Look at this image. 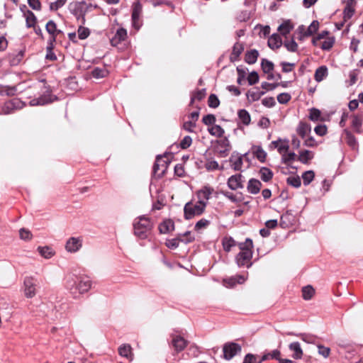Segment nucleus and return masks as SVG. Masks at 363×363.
<instances>
[{
	"label": "nucleus",
	"mask_w": 363,
	"mask_h": 363,
	"mask_svg": "<svg viewBox=\"0 0 363 363\" xmlns=\"http://www.w3.org/2000/svg\"><path fill=\"white\" fill-rule=\"evenodd\" d=\"M328 75V69L325 66L318 68L315 72V79L321 82Z\"/></svg>",
	"instance_id": "obj_37"
},
{
	"label": "nucleus",
	"mask_w": 363,
	"mask_h": 363,
	"mask_svg": "<svg viewBox=\"0 0 363 363\" xmlns=\"http://www.w3.org/2000/svg\"><path fill=\"white\" fill-rule=\"evenodd\" d=\"M328 31H322L321 33H320L319 34H318L317 36L314 37L312 40V43L314 45H319V42L320 40H325L326 38H329L328 36Z\"/></svg>",
	"instance_id": "obj_53"
},
{
	"label": "nucleus",
	"mask_w": 363,
	"mask_h": 363,
	"mask_svg": "<svg viewBox=\"0 0 363 363\" xmlns=\"http://www.w3.org/2000/svg\"><path fill=\"white\" fill-rule=\"evenodd\" d=\"M286 181L288 184L296 188L299 187L301 184V179L298 177H289Z\"/></svg>",
	"instance_id": "obj_59"
},
{
	"label": "nucleus",
	"mask_w": 363,
	"mask_h": 363,
	"mask_svg": "<svg viewBox=\"0 0 363 363\" xmlns=\"http://www.w3.org/2000/svg\"><path fill=\"white\" fill-rule=\"evenodd\" d=\"M264 94H265L264 91H261L259 90L250 91L248 92L247 96L249 98L251 99L252 101H258L262 97V96H263Z\"/></svg>",
	"instance_id": "obj_54"
},
{
	"label": "nucleus",
	"mask_w": 363,
	"mask_h": 363,
	"mask_svg": "<svg viewBox=\"0 0 363 363\" xmlns=\"http://www.w3.org/2000/svg\"><path fill=\"white\" fill-rule=\"evenodd\" d=\"M262 187V183L255 179H251L248 182L247 186V191L252 194H257L259 192Z\"/></svg>",
	"instance_id": "obj_20"
},
{
	"label": "nucleus",
	"mask_w": 363,
	"mask_h": 363,
	"mask_svg": "<svg viewBox=\"0 0 363 363\" xmlns=\"http://www.w3.org/2000/svg\"><path fill=\"white\" fill-rule=\"evenodd\" d=\"M317 347L318 352L320 355L323 356L324 358H328L330 356V349L329 347L322 345H318Z\"/></svg>",
	"instance_id": "obj_58"
},
{
	"label": "nucleus",
	"mask_w": 363,
	"mask_h": 363,
	"mask_svg": "<svg viewBox=\"0 0 363 363\" xmlns=\"http://www.w3.org/2000/svg\"><path fill=\"white\" fill-rule=\"evenodd\" d=\"M194 240V238L191 236L190 232H186L183 235H179L178 238L167 240L166 245L169 248L175 249L179 246L180 242H189Z\"/></svg>",
	"instance_id": "obj_7"
},
{
	"label": "nucleus",
	"mask_w": 363,
	"mask_h": 363,
	"mask_svg": "<svg viewBox=\"0 0 363 363\" xmlns=\"http://www.w3.org/2000/svg\"><path fill=\"white\" fill-rule=\"evenodd\" d=\"M52 98L50 96H41L38 99H34L30 101V106H43L51 102Z\"/></svg>",
	"instance_id": "obj_30"
},
{
	"label": "nucleus",
	"mask_w": 363,
	"mask_h": 363,
	"mask_svg": "<svg viewBox=\"0 0 363 363\" xmlns=\"http://www.w3.org/2000/svg\"><path fill=\"white\" fill-rule=\"evenodd\" d=\"M36 281L32 277H27L24 280V295L27 298H33L36 294Z\"/></svg>",
	"instance_id": "obj_9"
},
{
	"label": "nucleus",
	"mask_w": 363,
	"mask_h": 363,
	"mask_svg": "<svg viewBox=\"0 0 363 363\" xmlns=\"http://www.w3.org/2000/svg\"><path fill=\"white\" fill-rule=\"evenodd\" d=\"M315 294V289L310 285L303 287L302 297L304 300H310Z\"/></svg>",
	"instance_id": "obj_38"
},
{
	"label": "nucleus",
	"mask_w": 363,
	"mask_h": 363,
	"mask_svg": "<svg viewBox=\"0 0 363 363\" xmlns=\"http://www.w3.org/2000/svg\"><path fill=\"white\" fill-rule=\"evenodd\" d=\"M208 133L215 137L221 138L225 133L224 129L219 125H213L208 128Z\"/></svg>",
	"instance_id": "obj_26"
},
{
	"label": "nucleus",
	"mask_w": 363,
	"mask_h": 363,
	"mask_svg": "<svg viewBox=\"0 0 363 363\" xmlns=\"http://www.w3.org/2000/svg\"><path fill=\"white\" fill-rule=\"evenodd\" d=\"M240 252L236 256V262L239 267L246 266L250 267L252 264L251 259L252 257V240L247 238L244 242L238 244Z\"/></svg>",
	"instance_id": "obj_1"
},
{
	"label": "nucleus",
	"mask_w": 363,
	"mask_h": 363,
	"mask_svg": "<svg viewBox=\"0 0 363 363\" xmlns=\"http://www.w3.org/2000/svg\"><path fill=\"white\" fill-rule=\"evenodd\" d=\"M315 174L313 171H306L302 174V179L303 182V184L305 186L308 185L314 179Z\"/></svg>",
	"instance_id": "obj_49"
},
{
	"label": "nucleus",
	"mask_w": 363,
	"mask_h": 363,
	"mask_svg": "<svg viewBox=\"0 0 363 363\" xmlns=\"http://www.w3.org/2000/svg\"><path fill=\"white\" fill-rule=\"evenodd\" d=\"M208 104L211 108H217L220 104V101L216 95L212 94L209 96Z\"/></svg>",
	"instance_id": "obj_56"
},
{
	"label": "nucleus",
	"mask_w": 363,
	"mask_h": 363,
	"mask_svg": "<svg viewBox=\"0 0 363 363\" xmlns=\"http://www.w3.org/2000/svg\"><path fill=\"white\" fill-rule=\"evenodd\" d=\"M214 189L208 186H205L199 190L196 193L199 201H202L206 205L207 201L211 198V194L213 193Z\"/></svg>",
	"instance_id": "obj_14"
},
{
	"label": "nucleus",
	"mask_w": 363,
	"mask_h": 363,
	"mask_svg": "<svg viewBox=\"0 0 363 363\" xmlns=\"http://www.w3.org/2000/svg\"><path fill=\"white\" fill-rule=\"evenodd\" d=\"M230 162H232V167L235 171H239L241 169L242 166V157H237L235 160L233 158L230 159Z\"/></svg>",
	"instance_id": "obj_61"
},
{
	"label": "nucleus",
	"mask_w": 363,
	"mask_h": 363,
	"mask_svg": "<svg viewBox=\"0 0 363 363\" xmlns=\"http://www.w3.org/2000/svg\"><path fill=\"white\" fill-rule=\"evenodd\" d=\"M167 161L162 157H157L153 166V172L158 177H162L168 167Z\"/></svg>",
	"instance_id": "obj_8"
},
{
	"label": "nucleus",
	"mask_w": 363,
	"mask_h": 363,
	"mask_svg": "<svg viewBox=\"0 0 363 363\" xmlns=\"http://www.w3.org/2000/svg\"><path fill=\"white\" fill-rule=\"evenodd\" d=\"M77 18L78 21H80V26L78 28V36L80 39L84 40L89 35V30L82 26L85 22L84 14L81 12L80 14L77 16Z\"/></svg>",
	"instance_id": "obj_15"
},
{
	"label": "nucleus",
	"mask_w": 363,
	"mask_h": 363,
	"mask_svg": "<svg viewBox=\"0 0 363 363\" xmlns=\"http://www.w3.org/2000/svg\"><path fill=\"white\" fill-rule=\"evenodd\" d=\"M83 240L81 237L69 238V252H76L82 247Z\"/></svg>",
	"instance_id": "obj_21"
},
{
	"label": "nucleus",
	"mask_w": 363,
	"mask_h": 363,
	"mask_svg": "<svg viewBox=\"0 0 363 363\" xmlns=\"http://www.w3.org/2000/svg\"><path fill=\"white\" fill-rule=\"evenodd\" d=\"M311 125L305 122H300L296 128V132L302 139L307 137L308 134L311 133Z\"/></svg>",
	"instance_id": "obj_19"
},
{
	"label": "nucleus",
	"mask_w": 363,
	"mask_h": 363,
	"mask_svg": "<svg viewBox=\"0 0 363 363\" xmlns=\"http://www.w3.org/2000/svg\"><path fill=\"white\" fill-rule=\"evenodd\" d=\"M289 349L294 352L293 357L296 359H301L303 355V351L298 342H292L289 345Z\"/></svg>",
	"instance_id": "obj_24"
},
{
	"label": "nucleus",
	"mask_w": 363,
	"mask_h": 363,
	"mask_svg": "<svg viewBox=\"0 0 363 363\" xmlns=\"http://www.w3.org/2000/svg\"><path fill=\"white\" fill-rule=\"evenodd\" d=\"M344 3L345 6L343 10V18L345 21H347L354 15L357 1L356 0H345Z\"/></svg>",
	"instance_id": "obj_12"
},
{
	"label": "nucleus",
	"mask_w": 363,
	"mask_h": 363,
	"mask_svg": "<svg viewBox=\"0 0 363 363\" xmlns=\"http://www.w3.org/2000/svg\"><path fill=\"white\" fill-rule=\"evenodd\" d=\"M188 341L178 335H172V345L177 353L183 351L187 346Z\"/></svg>",
	"instance_id": "obj_10"
},
{
	"label": "nucleus",
	"mask_w": 363,
	"mask_h": 363,
	"mask_svg": "<svg viewBox=\"0 0 363 363\" xmlns=\"http://www.w3.org/2000/svg\"><path fill=\"white\" fill-rule=\"evenodd\" d=\"M328 31H322L321 33H320L319 34H318L317 36L314 37L312 40V43L314 45H319V42L320 40H325L326 38H329L328 36Z\"/></svg>",
	"instance_id": "obj_52"
},
{
	"label": "nucleus",
	"mask_w": 363,
	"mask_h": 363,
	"mask_svg": "<svg viewBox=\"0 0 363 363\" xmlns=\"http://www.w3.org/2000/svg\"><path fill=\"white\" fill-rule=\"evenodd\" d=\"M293 28L294 26L292 25V23L289 21H284L282 24H281L279 26L278 30L282 35L286 36L291 32V30Z\"/></svg>",
	"instance_id": "obj_32"
},
{
	"label": "nucleus",
	"mask_w": 363,
	"mask_h": 363,
	"mask_svg": "<svg viewBox=\"0 0 363 363\" xmlns=\"http://www.w3.org/2000/svg\"><path fill=\"white\" fill-rule=\"evenodd\" d=\"M362 124V118L357 116L352 117V127L357 133H361V127Z\"/></svg>",
	"instance_id": "obj_42"
},
{
	"label": "nucleus",
	"mask_w": 363,
	"mask_h": 363,
	"mask_svg": "<svg viewBox=\"0 0 363 363\" xmlns=\"http://www.w3.org/2000/svg\"><path fill=\"white\" fill-rule=\"evenodd\" d=\"M216 121V116L213 114H208L203 117L202 121L206 125H214Z\"/></svg>",
	"instance_id": "obj_60"
},
{
	"label": "nucleus",
	"mask_w": 363,
	"mask_h": 363,
	"mask_svg": "<svg viewBox=\"0 0 363 363\" xmlns=\"http://www.w3.org/2000/svg\"><path fill=\"white\" fill-rule=\"evenodd\" d=\"M258 56L259 52L257 50H251L245 54V62L250 65L254 64L256 62Z\"/></svg>",
	"instance_id": "obj_34"
},
{
	"label": "nucleus",
	"mask_w": 363,
	"mask_h": 363,
	"mask_svg": "<svg viewBox=\"0 0 363 363\" xmlns=\"http://www.w3.org/2000/svg\"><path fill=\"white\" fill-rule=\"evenodd\" d=\"M91 285L92 283L89 277L80 276L76 277L74 288L78 290L79 293L81 294L87 292L91 288Z\"/></svg>",
	"instance_id": "obj_4"
},
{
	"label": "nucleus",
	"mask_w": 363,
	"mask_h": 363,
	"mask_svg": "<svg viewBox=\"0 0 363 363\" xmlns=\"http://www.w3.org/2000/svg\"><path fill=\"white\" fill-rule=\"evenodd\" d=\"M261 66L263 72L267 74H269L274 69V64L266 59L262 60Z\"/></svg>",
	"instance_id": "obj_47"
},
{
	"label": "nucleus",
	"mask_w": 363,
	"mask_h": 363,
	"mask_svg": "<svg viewBox=\"0 0 363 363\" xmlns=\"http://www.w3.org/2000/svg\"><path fill=\"white\" fill-rule=\"evenodd\" d=\"M242 175L238 174L231 176L228 180V186L231 190L242 188Z\"/></svg>",
	"instance_id": "obj_16"
},
{
	"label": "nucleus",
	"mask_w": 363,
	"mask_h": 363,
	"mask_svg": "<svg viewBox=\"0 0 363 363\" xmlns=\"http://www.w3.org/2000/svg\"><path fill=\"white\" fill-rule=\"evenodd\" d=\"M230 149V142L227 138H223L217 141L216 150L220 157H225Z\"/></svg>",
	"instance_id": "obj_13"
},
{
	"label": "nucleus",
	"mask_w": 363,
	"mask_h": 363,
	"mask_svg": "<svg viewBox=\"0 0 363 363\" xmlns=\"http://www.w3.org/2000/svg\"><path fill=\"white\" fill-rule=\"evenodd\" d=\"M152 227V224L149 218L140 217L134 223L135 235L141 239H145L147 238Z\"/></svg>",
	"instance_id": "obj_2"
},
{
	"label": "nucleus",
	"mask_w": 363,
	"mask_h": 363,
	"mask_svg": "<svg viewBox=\"0 0 363 363\" xmlns=\"http://www.w3.org/2000/svg\"><path fill=\"white\" fill-rule=\"evenodd\" d=\"M282 45V40L279 34H273L268 40V45L272 49H277Z\"/></svg>",
	"instance_id": "obj_23"
},
{
	"label": "nucleus",
	"mask_w": 363,
	"mask_h": 363,
	"mask_svg": "<svg viewBox=\"0 0 363 363\" xmlns=\"http://www.w3.org/2000/svg\"><path fill=\"white\" fill-rule=\"evenodd\" d=\"M281 155V160L284 163L289 164L293 162L296 157V155L294 152H286Z\"/></svg>",
	"instance_id": "obj_45"
},
{
	"label": "nucleus",
	"mask_w": 363,
	"mask_h": 363,
	"mask_svg": "<svg viewBox=\"0 0 363 363\" xmlns=\"http://www.w3.org/2000/svg\"><path fill=\"white\" fill-rule=\"evenodd\" d=\"M223 195L228 198L229 200H230L232 202L234 203H240L243 201V197L242 194H240L239 195L233 194L230 192H224Z\"/></svg>",
	"instance_id": "obj_50"
},
{
	"label": "nucleus",
	"mask_w": 363,
	"mask_h": 363,
	"mask_svg": "<svg viewBox=\"0 0 363 363\" xmlns=\"http://www.w3.org/2000/svg\"><path fill=\"white\" fill-rule=\"evenodd\" d=\"M241 351V347L235 342H228L223 346V357L230 360Z\"/></svg>",
	"instance_id": "obj_6"
},
{
	"label": "nucleus",
	"mask_w": 363,
	"mask_h": 363,
	"mask_svg": "<svg viewBox=\"0 0 363 363\" xmlns=\"http://www.w3.org/2000/svg\"><path fill=\"white\" fill-rule=\"evenodd\" d=\"M38 252L39 254L45 259H50L55 255L53 250L48 246L38 247Z\"/></svg>",
	"instance_id": "obj_31"
},
{
	"label": "nucleus",
	"mask_w": 363,
	"mask_h": 363,
	"mask_svg": "<svg viewBox=\"0 0 363 363\" xmlns=\"http://www.w3.org/2000/svg\"><path fill=\"white\" fill-rule=\"evenodd\" d=\"M205 96H206V89H205L197 90L191 96V104H193L194 100H198V101L202 100L205 97Z\"/></svg>",
	"instance_id": "obj_51"
},
{
	"label": "nucleus",
	"mask_w": 363,
	"mask_h": 363,
	"mask_svg": "<svg viewBox=\"0 0 363 363\" xmlns=\"http://www.w3.org/2000/svg\"><path fill=\"white\" fill-rule=\"evenodd\" d=\"M46 30L51 35L53 40L58 33H60V30L57 29L56 24L52 21H49L46 24Z\"/></svg>",
	"instance_id": "obj_27"
},
{
	"label": "nucleus",
	"mask_w": 363,
	"mask_h": 363,
	"mask_svg": "<svg viewBox=\"0 0 363 363\" xmlns=\"http://www.w3.org/2000/svg\"><path fill=\"white\" fill-rule=\"evenodd\" d=\"M271 145L277 149L280 155H284V152H288L289 150L288 140L279 139L277 140L272 141Z\"/></svg>",
	"instance_id": "obj_17"
},
{
	"label": "nucleus",
	"mask_w": 363,
	"mask_h": 363,
	"mask_svg": "<svg viewBox=\"0 0 363 363\" xmlns=\"http://www.w3.org/2000/svg\"><path fill=\"white\" fill-rule=\"evenodd\" d=\"M26 49L21 48L19 50H15L8 55L9 63L11 66H16L19 65L23 60L25 55Z\"/></svg>",
	"instance_id": "obj_11"
},
{
	"label": "nucleus",
	"mask_w": 363,
	"mask_h": 363,
	"mask_svg": "<svg viewBox=\"0 0 363 363\" xmlns=\"http://www.w3.org/2000/svg\"><path fill=\"white\" fill-rule=\"evenodd\" d=\"M344 132L346 135V141L348 145L352 149H356L357 147V142L355 137L347 130H345Z\"/></svg>",
	"instance_id": "obj_40"
},
{
	"label": "nucleus",
	"mask_w": 363,
	"mask_h": 363,
	"mask_svg": "<svg viewBox=\"0 0 363 363\" xmlns=\"http://www.w3.org/2000/svg\"><path fill=\"white\" fill-rule=\"evenodd\" d=\"M24 17L26 18V26L28 28L35 27L37 18L32 11L28 10L25 11Z\"/></svg>",
	"instance_id": "obj_25"
},
{
	"label": "nucleus",
	"mask_w": 363,
	"mask_h": 363,
	"mask_svg": "<svg viewBox=\"0 0 363 363\" xmlns=\"http://www.w3.org/2000/svg\"><path fill=\"white\" fill-rule=\"evenodd\" d=\"M223 250L230 252L233 247L236 245V242L231 237H224L222 240Z\"/></svg>",
	"instance_id": "obj_35"
},
{
	"label": "nucleus",
	"mask_w": 363,
	"mask_h": 363,
	"mask_svg": "<svg viewBox=\"0 0 363 363\" xmlns=\"http://www.w3.org/2000/svg\"><path fill=\"white\" fill-rule=\"evenodd\" d=\"M243 50H244L243 45L240 43H236L233 48L230 60L232 61L234 60H236L240 56V55L242 53Z\"/></svg>",
	"instance_id": "obj_36"
},
{
	"label": "nucleus",
	"mask_w": 363,
	"mask_h": 363,
	"mask_svg": "<svg viewBox=\"0 0 363 363\" xmlns=\"http://www.w3.org/2000/svg\"><path fill=\"white\" fill-rule=\"evenodd\" d=\"M245 280L243 276L238 275L235 277H230L228 279H225L226 286L233 287L236 284H242Z\"/></svg>",
	"instance_id": "obj_28"
},
{
	"label": "nucleus",
	"mask_w": 363,
	"mask_h": 363,
	"mask_svg": "<svg viewBox=\"0 0 363 363\" xmlns=\"http://www.w3.org/2000/svg\"><path fill=\"white\" fill-rule=\"evenodd\" d=\"M310 120L313 121H318L320 118V111L317 108H311L309 114Z\"/></svg>",
	"instance_id": "obj_62"
},
{
	"label": "nucleus",
	"mask_w": 363,
	"mask_h": 363,
	"mask_svg": "<svg viewBox=\"0 0 363 363\" xmlns=\"http://www.w3.org/2000/svg\"><path fill=\"white\" fill-rule=\"evenodd\" d=\"M252 153L260 162H263L265 161L267 153L260 146H254L252 147Z\"/></svg>",
	"instance_id": "obj_29"
},
{
	"label": "nucleus",
	"mask_w": 363,
	"mask_h": 363,
	"mask_svg": "<svg viewBox=\"0 0 363 363\" xmlns=\"http://www.w3.org/2000/svg\"><path fill=\"white\" fill-rule=\"evenodd\" d=\"M118 354L123 357H125L129 361L133 359V354L132 352V348L130 345L123 344L118 348Z\"/></svg>",
	"instance_id": "obj_18"
},
{
	"label": "nucleus",
	"mask_w": 363,
	"mask_h": 363,
	"mask_svg": "<svg viewBox=\"0 0 363 363\" xmlns=\"http://www.w3.org/2000/svg\"><path fill=\"white\" fill-rule=\"evenodd\" d=\"M284 46L287 49V50L290 52H296L298 49V44L295 42L294 39L290 40H286L284 42Z\"/></svg>",
	"instance_id": "obj_57"
},
{
	"label": "nucleus",
	"mask_w": 363,
	"mask_h": 363,
	"mask_svg": "<svg viewBox=\"0 0 363 363\" xmlns=\"http://www.w3.org/2000/svg\"><path fill=\"white\" fill-rule=\"evenodd\" d=\"M20 104H21V101L18 99H13L11 101L6 103L5 104V108H7L8 110L7 111L4 110V113H9V111H10L9 110L21 108Z\"/></svg>",
	"instance_id": "obj_44"
},
{
	"label": "nucleus",
	"mask_w": 363,
	"mask_h": 363,
	"mask_svg": "<svg viewBox=\"0 0 363 363\" xmlns=\"http://www.w3.org/2000/svg\"><path fill=\"white\" fill-rule=\"evenodd\" d=\"M335 40L333 37L326 38L325 40H320L318 46L324 50H328L333 46Z\"/></svg>",
	"instance_id": "obj_39"
},
{
	"label": "nucleus",
	"mask_w": 363,
	"mask_h": 363,
	"mask_svg": "<svg viewBox=\"0 0 363 363\" xmlns=\"http://www.w3.org/2000/svg\"><path fill=\"white\" fill-rule=\"evenodd\" d=\"M127 36V31L124 28H120L116 31V33L115 34V36L112 39L111 42L112 43L114 41L116 42H121L122 40H124Z\"/></svg>",
	"instance_id": "obj_43"
},
{
	"label": "nucleus",
	"mask_w": 363,
	"mask_h": 363,
	"mask_svg": "<svg viewBox=\"0 0 363 363\" xmlns=\"http://www.w3.org/2000/svg\"><path fill=\"white\" fill-rule=\"evenodd\" d=\"M247 81L250 85L255 84L259 81V75L257 72H250L247 77Z\"/></svg>",
	"instance_id": "obj_63"
},
{
	"label": "nucleus",
	"mask_w": 363,
	"mask_h": 363,
	"mask_svg": "<svg viewBox=\"0 0 363 363\" xmlns=\"http://www.w3.org/2000/svg\"><path fill=\"white\" fill-rule=\"evenodd\" d=\"M319 23L317 21H313L308 27L300 26L298 28V39L303 40V38L313 35L318 29Z\"/></svg>",
	"instance_id": "obj_5"
},
{
	"label": "nucleus",
	"mask_w": 363,
	"mask_h": 363,
	"mask_svg": "<svg viewBox=\"0 0 363 363\" xmlns=\"http://www.w3.org/2000/svg\"><path fill=\"white\" fill-rule=\"evenodd\" d=\"M261 179L264 182H269L273 176L272 172L266 167H263L259 171Z\"/></svg>",
	"instance_id": "obj_46"
},
{
	"label": "nucleus",
	"mask_w": 363,
	"mask_h": 363,
	"mask_svg": "<svg viewBox=\"0 0 363 363\" xmlns=\"http://www.w3.org/2000/svg\"><path fill=\"white\" fill-rule=\"evenodd\" d=\"M206 208V204L202 201L193 203L192 201L186 203L184 211L186 219H191L196 216L202 214Z\"/></svg>",
	"instance_id": "obj_3"
},
{
	"label": "nucleus",
	"mask_w": 363,
	"mask_h": 363,
	"mask_svg": "<svg viewBox=\"0 0 363 363\" xmlns=\"http://www.w3.org/2000/svg\"><path fill=\"white\" fill-rule=\"evenodd\" d=\"M174 229V223L171 220L163 221L159 226V230L162 234L172 232Z\"/></svg>",
	"instance_id": "obj_22"
},
{
	"label": "nucleus",
	"mask_w": 363,
	"mask_h": 363,
	"mask_svg": "<svg viewBox=\"0 0 363 363\" xmlns=\"http://www.w3.org/2000/svg\"><path fill=\"white\" fill-rule=\"evenodd\" d=\"M238 116L242 123L247 125L250 123L251 118L250 113L245 109L240 110L238 111Z\"/></svg>",
	"instance_id": "obj_41"
},
{
	"label": "nucleus",
	"mask_w": 363,
	"mask_h": 363,
	"mask_svg": "<svg viewBox=\"0 0 363 363\" xmlns=\"http://www.w3.org/2000/svg\"><path fill=\"white\" fill-rule=\"evenodd\" d=\"M280 356V352L277 350H273L272 352L270 353H267V354H264L260 360L259 361L258 363H262V362H264L269 359H279V357Z\"/></svg>",
	"instance_id": "obj_48"
},
{
	"label": "nucleus",
	"mask_w": 363,
	"mask_h": 363,
	"mask_svg": "<svg viewBox=\"0 0 363 363\" xmlns=\"http://www.w3.org/2000/svg\"><path fill=\"white\" fill-rule=\"evenodd\" d=\"M108 74V71L106 69L95 68L92 71V75L95 78H103Z\"/></svg>",
	"instance_id": "obj_55"
},
{
	"label": "nucleus",
	"mask_w": 363,
	"mask_h": 363,
	"mask_svg": "<svg viewBox=\"0 0 363 363\" xmlns=\"http://www.w3.org/2000/svg\"><path fill=\"white\" fill-rule=\"evenodd\" d=\"M313 152L305 150L299 152L298 160L303 164H307L313 157Z\"/></svg>",
	"instance_id": "obj_33"
},
{
	"label": "nucleus",
	"mask_w": 363,
	"mask_h": 363,
	"mask_svg": "<svg viewBox=\"0 0 363 363\" xmlns=\"http://www.w3.org/2000/svg\"><path fill=\"white\" fill-rule=\"evenodd\" d=\"M19 235L21 239L26 241L30 240L32 238L31 233L28 229L25 228H22L19 230Z\"/></svg>",
	"instance_id": "obj_64"
}]
</instances>
